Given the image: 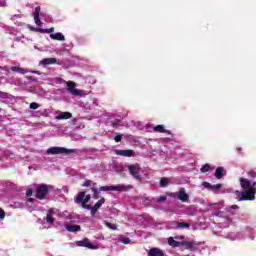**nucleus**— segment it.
Returning <instances> with one entry per match:
<instances>
[{
  "mask_svg": "<svg viewBox=\"0 0 256 256\" xmlns=\"http://www.w3.org/2000/svg\"><path fill=\"white\" fill-rule=\"evenodd\" d=\"M91 183H92L91 180H86V181L84 182V187H91Z\"/></svg>",
  "mask_w": 256,
  "mask_h": 256,
  "instance_id": "37998d69",
  "label": "nucleus"
},
{
  "mask_svg": "<svg viewBox=\"0 0 256 256\" xmlns=\"http://www.w3.org/2000/svg\"><path fill=\"white\" fill-rule=\"evenodd\" d=\"M78 247H87V249H97V246H94L89 239L85 238L84 240L77 242Z\"/></svg>",
  "mask_w": 256,
  "mask_h": 256,
  "instance_id": "6e6552de",
  "label": "nucleus"
},
{
  "mask_svg": "<svg viewBox=\"0 0 256 256\" xmlns=\"http://www.w3.org/2000/svg\"><path fill=\"white\" fill-rule=\"evenodd\" d=\"M248 177H250V179H255L256 178V171L255 170H250L247 172Z\"/></svg>",
  "mask_w": 256,
  "mask_h": 256,
  "instance_id": "7c9ffc66",
  "label": "nucleus"
},
{
  "mask_svg": "<svg viewBox=\"0 0 256 256\" xmlns=\"http://www.w3.org/2000/svg\"><path fill=\"white\" fill-rule=\"evenodd\" d=\"M116 155H120V157H134L135 151H133V150H116Z\"/></svg>",
  "mask_w": 256,
  "mask_h": 256,
  "instance_id": "1a4fd4ad",
  "label": "nucleus"
},
{
  "mask_svg": "<svg viewBox=\"0 0 256 256\" xmlns=\"http://www.w3.org/2000/svg\"><path fill=\"white\" fill-rule=\"evenodd\" d=\"M50 189H53V186L47 184L39 185L36 190V199L43 201V199L49 195Z\"/></svg>",
  "mask_w": 256,
  "mask_h": 256,
  "instance_id": "f257e3e1",
  "label": "nucleus"
},
{
  "mask_svg": "<svg viewBox=\"0 0 256 256\" xmlns=\"http://www.w3.org/2000/svg\"><path fill=\"white\" fill-rule=\"evenodd\" d=\"M105 203V198H101L94 206H92V207H94L95 209H97V210H99L101 207H102V205Z\"/></svg>",
  "mask_w": 256,
  "mask_h": 256,
  "instance_id": "bb28decb",
  "label": "nucleus"
},
{
  "mask_svg": "<svg viewBox=\"0 0 256 256\" xmlns=\"http://www.w3.org/2000/svg\"><path fill=\"white\" fill-rule=\"evenodd\" d=\"M203 186L206 188V189H209V191H219V189H221L223 187V184H216V185H213L209 182H204L203 183Z\"/></svg>",
  "mask_w": 256,
  "mask_h": 256,
  "instance_id": "9d476101",
  "label": "nucleus"
},
{
  "mask_svg": "<svg viewBox=\"0 0 256 256\" xmlns=\"http://www.w3.org/2000/svg\"><path fill=\"white\" fill-rule=\"evenodd\" d=\"M26 195H27V197H31V196L33 195V190L28 189V190L26 191Z\"/></svg>",
  "mask_w": 256,
  "mask_h": 256,
  "instance_id": "c03bdc74",
  "label": "nucleus"
},
{
  "mask_svg": "<svg viewBox=\"0 0 256 256\" xmlns=\"http://www.w3.org/2000/svg\"><path fill=\"white\" fill-rule=\"evenodd\" d=\"M121 139H123V135H117V136L114 137V141L116 143H120Z\"/></svg>",
  "mask_w": 256,
  "mask_h": 256,
  "instance_id": "4c0bfd02",
  "label": "nucleus"
},
{
  "mask_svg": "<svg viewBox=\"0 0 256 256\" xmlns=\"http://www.w3.org/2000/svg\"><path fill=\"white\" fill-rule=\"evenodd\" d=\"M230 209H239V206H237V205H232V206H230Z\"/></svg>",
  "mask_w": 256,
  "mask_h": 256,
  "instance_id": "49530a36",
  "label": "nucleus"
},
{
  "mask_svg": "<svg viewBox=\"0 0 256 256\" xmlns=\"http://www.w3.org/2000/svg\"><path fill=\"white\" fill-rule=\"evenodd\" d=\"M250 189H254V193L256 194V182H253V183L251 184Z\"/></svg>",
  "mask_w": 256,
  "mask_h": 256,
  "instance_id": "a18cd8bd",
  "label": "nucleus"
},
{
  "mask_svg": "<svg viewBox=\"0 0 256 256\" xmlns=\"http://www.w3.org/2000/svg\"><path fill=\"white\" fill-rule=\"evenodd\" d=\"M104 225L108 227V229H111L112 231H117V224H113L111 222H104Z\"/></svg>",
  "mask_w": 256,
  "mask_h": 256,
  "instance_id": "a878e982",
  "label": "nucleus"
},
{
  "mask_svg": "<svg viewBox=\"0 0 256 256\" xmlns=\"http://www.w3.org/2000/svg\"><path fill=\"white\" fill-rule=\"evenodd\" d=\"M148 256H165V253H163L159 248H151L148 251Z\"/></svg>",
  "mask_w": 256,
  "mask_h": 256,
  "instance_id": "dca6fc26",
  "label": "nucleus"
},
{
  "mask_svg": "<svg viewBox=\"0 0 256 256\" xmlns=\"http://www.w3.org/2000/svg\"><path fill=\"white\" fill-rule=\"evenodd\" d=\"M210 170H211V166L209 164H205L200 169L201 173H207V171H210Z\"/></svg>",
  "mask_w": 256,
  "mask_h": 256,
  "instance_id": "c756f323",
  "label": "nucleus"
},
{
  "mask_svg": "<svg viewBox=\"0 0 256 256\" xmlns=\"http://www.w3.org/2000/svg\"><path fill=\"white\" fill-rule=\"evenodd\" d=\"M32 73H37V74H39V72H38V71H33Z\"/></svg>",
  "mask_w": 256,
  "mask_h": 256,
  "instance_id": "8fccbe9b",
  "label": "nucleus"
},
{
  "mask_svg": "<svg viewBox=\"0 0 256 256\" xmlns=\"http://www.w3.org/2000/svg\"><path fill=\"white\" fill-rule=\"evenodd\" d=\"M128 171L130 175H132V177L136 179V181H141V175L139 174L141 173V168L139 167V165H135V164L129 165Z\"/></svg>",
  "mask_w": 256,
  "mask_h": 256,
  "instance_id": "20e7f679",
  "label": "nucleus"
},
{
  "mask_svg": "<svg viewBox=\"0 0 256 256\" xmlns=\"http://www.w3.org/2000/svg\"><path fill=\"white\" fill-rule=\"evenodd\" d=\"M81 206L83 209H88V210H90L92 207L91 205L87 204V202H82Z\"/></svg>",
  "mask_w": 256,
  "mask_h": 256,
  "instance_id": "f704fd0d",
  "label": "nucleus"
},
{
  "mask_svg": "<svg viewBox=\"0 0 256 256\" xmlns=\"http://www.w3.org/2000/svg\"><path fill=\"white\" fill-rule=\"evenodd\" d=\"M55 31V28H49V29H42V33H53Z\"/></svg>",
  "mask_w": 256,
  "mask_h": 256,
  "instance_id": "c9c22d12",
  "label": "nucleus"
},
{
  "mask_svg": "<svg viewBox=\"0 0 256 256\" xmlns=\"http://www.w3.org/2000/svg\"><path fill=\"white\" fill-rule=\"evenodd\" d=\"M128 187L125 185H115V186H101L99 191H128Z\"/></svg>",
  "mask_w": 256,
  "mask_h": 256,
  "instance_id": "39448f33",
  "label": "nucleus"
},
{
  "mask_svg": "<svg viewBox=\"0 0 256 256\" xmlns=\"http://www.w3.org/2000/svg\"><path fill=\"white\" fill-rule=\"evenodd\" d=\"M30 109H33V110L39 109V105L36 102H32L30 103Z\"/></svg>",
  "mask_w": 256,
  "mask_h": 256,
  "instance_id": "e433bc0d",
  "label": "nucleus"
},
{
  "mask_svg": "<svg viewBox=\"0 0 256 256\" xmlns=\"http://www.w3.org/2000/svg\"><path fill=\"white\" fill-rule=\"evenodd\" d=\"M46 223H48V225H53V223H55V218H53V212L48 211L46 215Z\"/></svg>",
  "mask_w": 256,
  "mask_h": 256,
  "instance_id": "b1692460",
  "label": "nucleus"
},
{
  "mask_svg": "<svg viewBox=\"0 0 256 256\" xmlns=\"http://www.w3.org/2000/svg\"><path fill=\"white\" fill-rule=\"evenodd\" d=\"M39 15H41V6H37L34 11V21L36 25H43V22H41V18H39Z\"/></svg>",
  "mask_w": 256,
  "mask_h": 256,
  "instance_id": "9b49d317",
  "label": "nucleus"
},
{
  "mask_svg": "<svg viewBox=\"0 0 256 256\" xmlns=\"http://www.w3.org/2000/svg\"><path fill=\"white\" fill-rule=\"evenodd\" d=\"M30 31H34L35 33H43V28H35L30 26Z\"/></svg>",
  "mask_w": 256,
  "mask_h": 256,
  "instance_id": "473e14b6",
  "label": "nucleus"
},
{
  "mask_svg": "<svg viewBox=\"0 0 256 256\" xmlns=\"http://www.w3.org/2000/svg\"><path fill=\"white\" fill-rule=\"evenodd\" d=\"M90 215L92 216V217H95V215L97 214V208H95V207H93V206H91V208H90Z\"/></svg>",
  "mask_w": 256,
  "mask_h": 256,
  "instance_id": "72a5a7b5",
  "label": "nucleus"
},
{
  "mask_svg": "<svg viewBox=\"0 0 256 256\" xmlns=\"http://www.w3.org/2000/svg\"><path fill=\"white\" fill-rule=\"evenodd\" d=\"M84 199H85V191H82L76 196L75 203L78 205L79 203L82 204Z\"/></svg>",
  "mask_w": 256,
  "mask_h": 256,
  "instance_id": "5701e85b",
  "label": "nucleus"
},
{
  "mask_svg": "<svg viewBox=\"0 0 256 256\" xmlns=\"http://www.w3.org/2000/svg\"><path fill=\"white\" fill-rule=\"evenodd\" d=\"M154 131L156 133H167L168 135H171V130H166L165 126L163 125H157L154 127Z\"/></svg>",
  "mask_w": 256,
  "mask_h": 256,
  "instance_id": "a211bd4d",
  "label": "nucleus"
},
{
  "mask_svg": "<svg viewBox=\"0 0 256 256\" xmlns=\"http://www.w3.org/2000/svg\"><path fill=\"white\" fill-rule=\"evenodd\" d=\"M57 63V58H44L41 61V65H55Z\"/></svg>",
  "mask_w": 256,
  "mask_h": 256,
  "instance_id": "aec40b11",
  "label": "nucleus"
},
{
  "mask_svg": "<svg viewBox=\"0 0 256 256\" xmlns=\"http://www.w3.org/2000/svg\"><path fill=\"white\" fill-rule=\"evenodd\" d=\"M180 239H182V240L185 239V236H184V235H181V236H180Z\"/></svg>",
  "mask_w": 256,
  "mask_h": 256,
  "instance_id": "09e8293b",
  "label": "nucleus"
},
{
  "mask_svg": "<svg viewBox=\"0 0 256 256\" xmlns=\"http://www.w3.org/2000/svg\"><path fill=\"white\" fill-rule=\"evenodd\" d=\"M240 187H242V189H251V181H249V179L247 178H240Z\"/></svg>",
  "mask_w": 256,
  "mask_h": 256,
  "instance_id": "f8f14e48",
  "label": "nucleus"
},
{
  "mask_svg": "<svg viewBox=\"0 0 256 256\" xmlns=\"http://www.w3.org/2000/svg\"><path fill=\"white\" fill-rule=\"evenodd\" d=\"M255 194V188H249L240 194L238 201H253L255 199Z\"/></svg>",
  "mask_w": 256,
  "mask_h": 256,
  "instance_id": "7ed1b4c3",
  "label": "nucleus"
},
{
  "mask_svg": "<svg viewBox=\"0 0 256 256\" xmlns=\"http://www.w3.org/2000/svg\"><path fill=\"white\" fill-rule=\"evenodd\" d=\"M50 39H53V41H65V36L61 32H57L54 34H50Z\"/></svg>",
  "mask_w": 256,
  "mask_h": 256,
  "instance_id": "f3484780",
  "label": "nucleus"
},
{
  "mask_svg": "<svg viewBox=\"0 0 256 256\" xmlns=\"http://www.w3.org/2000/svg\"><path fill=\"white\" fill-rule=\"evenodd\" d=\"M89 201H91V195H86L82 203H89Z\"/></svg>",
  "mask_w": 256,
  "mask_h": 256,
  "instance_id": "ea45409f",
  "label": "nucleus"
},
{
  "mask_svg": "<svg viewBox=\"0 0 256 256\" xmlns=\"http://www.w3.org/2000/svg\"><path fill=\"white\" fill-rule=\"evenodd\" d=\"M121 243H124V245H129V243H131V239H129L128 237H122L120 238Z\"/></svg>",
  "mask_w": 256,
  "mask_h": 256,
  "instance_id": "2f4dec72",
  "label": "nucleus"
},
{
  "mask_svg": "<svg viewBox=\"0 0 256 256\" xmlns=\"http://www.w3.org/2000/svg\"><path fill=\"white\" fill-rule=\"evenodd\" d=\"M178 199L182 201V203H185L189 201V194L185 193V189H181L178 193Z\"/></svg>",
  "mask_w": 256,
  "mask_h": 256,
  "instance_id": "4468645a",
  "label": "nucleus"
},
{
  "mask_svg": "<svg viewBox=\"0 0 256 256\" xmlns=\"http://www.w3.org/2000/svg\"><path fill=\"white\" fill-rule=\"evenodd\" d=\"M47 155H69L75 153L74 149H67L63 147H50L46 150Z\"/></svg>",
  "mask_w": 256,
  "mask_h": 256,
  "instance_id": "f03ea898",
  "label": "nucleus"
},
{
  "mask_svg": "<svg viewBox=\"0 0 256 256\" xmlns=\"http://www.w3.org/2000/svg\"><path fill=\"white\" fill-rule=\"evenodd\" d=\"M169 185V179L168 178H162L160 180V187H167Z\"/></svg>",
  "mask_w": 256,
  "mask_h": 256,
  "instance_id": "c85d7f7f",
  "label": "nucleus"
},
{
  "mask_svg": "<svg viewBox=\"0 0 256 256\" xmlns=\"http://www.w3.org/2000/svg\"><path fill=\"white\" fill-rule=\"evenodd\" d=\"M223 173H225V168L218 167V168H216V171H215L214 175H215L216 179H223V177L225 175Z\"/></svg>",
  "mask_w": 256,
  "mask_h": 256,
  "instance_id": "6ab92c4d",
  "label": "nucleus"
},
{
  "mask_svg": "<svg viewBox=\"0 0 256 256\" xmlns=\"http://www.w3.org/2000/svg\"><path fill=\"white\" fill-rule=\"evenodd\" d=\"M176 227L178 229H189V227H191V224L187 222H176Z\"/></svg>",
  "mask_w": 256,
  "mask_h": 256,
  "instance_id": "393cba45",
  "label": "nucleus"
},
{
  "mask_svg": "<svg viewBox=\"0 0 256 256\" xmlns=\"http://www.w3.org/2000/svg\"><path fill=\"white\" fill-rule=\"evenodd\" d=\"M164 201H167V196L158 197V203H164Z\"/></svg>",
  "mask_w": 256,
  "mask_h": 256,
  "instance_id": "58836bf2",
  "label": "nucleus"
},
{
  "mask_svg": "<svg viewBox=\"0 0 256 256\" xmlns=\"http://www.w3.org/2000/svg\"><path fill=\"white\" fill-rule=\"evenodd\" d=\"M28 201H29L30 203H33V201H35V199L29 198Z\"/></svg>",
  "mask_w": 256,
  "mask_h": 256,
  "instance_id": "de8ad7c7",
  "label": "nucleus"
},
{
  "mask_svg": "<svg viewBox=\"0 0 256 256\" xmlns=\"http://www.w3.org/2000/svg\"><path fill=\"white\" fill-rule=\"evenodd\" d=\"M91 191L93 193V199H96V200L99 199V190L95 187H92Z\"/></svg>",
  "mask_w": 256,
  "mask_h": 256,
  "instance_id": "cd10ccee",
  "label": "nucleus"
},
{
  "mask_svg": "<svg viewBox=\"0 0 256 256\" xmlns=\"http://www.w3.org/2000/svg\"><path fill=\"white\" fill-rule=\"evenodd\" d=\"M168 245H170V247H174V248L181 247L182 242H179V241L173 239V237H169L168 238Z\"/></svg>",
  "mask_w": 256,
  "mask_h": 256,
  "instance_id": "412c9836",
  "label": "nucleus"
},
{
  "mask_svg": "<svg viewBox=\"0 0 256 256\" xmlns=\"http://www.w3.org/2000/svg\"><path fill=\"white\" fill-rule=\"evenodd\" d=\"M0 219H5V210L0 208Z\"/></svg>",
  "mask_w": 256,
  "mask_h": 256,
  "instance_id": "a19ab883",
  "label": "nucleus"
},
{
  "mask_svg": "<svg viewBox=\"0 0 256 256\" xmlns=\"http://www.w3.org/2000/svg\"><path fill=\"white\" fill-rule=\"evenodd\" d=\"M119 120H115V121H113L112 122V127H114V128H117V127H119Z\"/></svg>",
  "mask_w": 256,
  "mask_h": 256,
  "instance_id": "79ce46f5",
  "label": "nucleus"
},
{
  "mask_svg": "<svg viewBox=\"0 0 256 256\" xmlns=\"http://www.w3.org/2000/svg\"><path fill=\"white\" fill-rule=\"evenodd\" d=\"M201 245L200 242H187V241H182L181 247H185L188 251H195L197 247Z\"/></svg>",
  "mask_w": 256,
  "mask_h": 256,
  "instance_id": "423d86ee",
  "label": "nucleus"
},
{
  "mask_svg": "<svg viewBox=\"0 0 256 256\" xmlns=\"http://www.w3.org/2000/svg\"><path fill=\"white\" fill-rule=\"evenodd\" d=\"M10 71L20 73V75H26V73H27L26 69L21 68V67H17V66L10 67Z\"/></svg>",
  "mask_w": 256,
  "mask_h": 256,
  "instance_id": "4be33fe9",
  "label": "nucleus"
},
{
  "mask_svg": "<svg viewBox=\"0 0 256 256\" xmlns=\"http://www.w3.org/2000/svg\"><path fill=\"white\" fill-rule=\"evenodd\" d=\"M65 229H67L69 231V233H77V231H81V226L66 224Z\"/></svg>",
  "mask_w": 256,
  "mask_h": 256,
  "instance_id": "2eb2a0df",
  "label": "nucleus"
},
{
  "mask_svg": "<svg viewBox=\"0 0 256 256\" xmlns=\"http://www.w3.org/2000/svg\"><path fill=\"white\" fill-rule=\"evenodd\" d=\"M67 89H68L69 93H71V95H75V96L82 95L81 90L75 89V82H73V81L67 82Z\"/></svg>",
  "mask_w": 256,
  "mask_h": 256,
  "instance_id": "0eeeda50",
  "label": "nucleus"
},
{
  "mask_svg": "<svg viewBox=\"0 0 256 256\" xmlns=\"http://www.w3.org/2000/svg\"><path fill=\"white\" fill-rule=\"evenodd\" d=\"M73 117V114L71 112H61L59 115L56 116V119L58 121H63L65 119H71Z\"/></svg>",
  "mask_w": 256,
  "mask_h": 256,
  "instance_id": "ddd939ff",
  "label": "nucleus"
}]
</instances>
